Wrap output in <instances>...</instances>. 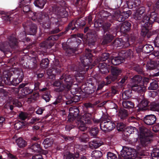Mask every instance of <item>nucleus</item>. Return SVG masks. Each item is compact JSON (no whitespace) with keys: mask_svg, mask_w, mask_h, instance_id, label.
I'll return each mask as SVG.
<instances>
[{"mask_svg":"<svg viewBox=\"0 0 159 159\" xmlns=\"http://www.w3.org/2000/svg\"><path fill=\"white\" fill-rule=\"evenodd\" d=\"M79 139L80 142L86 143L89 141V138L88 135L85 133H83L80 135Z\"/></svg>","mask_w":159,"mask_h":159,"instance_id":"57","label":"nucleus"},{"mask_svg":"<svg viewBox=\"0 0 159 159\" xmlns=\"http://www.w3.org/2000/svg\"><path fill=\"white\" fill-rule=\"evenodd\" d=\"M48 19L44 22V27L46 29H48L50 28L51 24H55L58 25L59 23L58 20L56 18L53 17L51 16L48 15Z\"/></svg>","mask_w":159,"mask_h":159,"instance_id":"19","label":"nucleus"},{"mask_svg":"<svg viewBox=\"0 0 159 159\" xmlns=\"http://www.w3.org/2000/svg\"><path fill=\"white\" fill-rule=\"evenodd\" d=\"M116 128L118 131H123L125 129L126 125L125 124L122 122H118L117 123Z\"/></svg>","mask_w":159,"mask_h":159,"instance_id":"59","label":"nucleus"},{"mask_svg":"<svg viewBox=\"0 0 159 159\" xmlns=\"http://www.w3.org/2000/svg\"><path fill=\"white\" fill-rule=\"evenodd\" d=\"M112 34V33H108V32L104 35L102 42V43L103 44H107L110 43L113 40L114 36Z\"/></svg>","mask_w":159,"mask_h":159,"instance_id":"33","label":"nucleus"},{"mask_svg":"<svg viewBox=\"0 0 159 159\" xmlns=\"http://www.w3.org/2000/svg\"><path fill=\"white\" fill-rule=\"evenodd\" d=\"M132 89H127L122 94V98L125 99H127L131 97L132 95Z\"/></svg>","mask_w":159,"mask_h":159,"instance_id":"47","label":"nucleus"},{"mask_svg":"<svg viewBox=\"0 0 159 159\" xmlns=\"http://www.w3.org/2000/svg\"><path fill=\"white\" fill-rule=\"evenodd\" d=\"M121 157L119 156L118 159H133L135 157V152L134 149L125 147L121 152Z\"/></svg>","mask_w":159,"mask_h":159,"instance_id":"10","label":"nucleus"},{"mask_svg":"<svg viewBox=\"0 0 159 159\" xmlns=\"http://www.w3.org/2000/svg\"><path fill=\"white\" fill-rule=\"evenodd\" d=\"M149 101L145 98H143L139 104L138 110L139 111H144L148 110Z\"/></svg>","mask_w":159,"mask_h":159,"instance_id":"30","label":"nucleus"},{"mask_svg":"<svg viewBox=\"0 0 159 159\" xmlns=\"http://www.w3.org/2000/svg\"><path fill=\"white\" fill-rule=\"evenodd\" d=\"M148 110L159 112V102H152L149 104Z\"/></svg>","mask_w":159,"mask_h":159,"instance_id":"37","label":"nucleus"},{"mask_svg":"<svg viewBox=\"0 0 159 159\" xmlns=\"http://www.w3.org/2000/svg\"><path fill=\"white\" fill-rule=\"evenodd\" d=\"M46 2V0H34L33 3L36 7L42 9L43 8Z\"/></svg>","mask_w":159,"mask_h":159,"instance_id":"40","label":"nucleus"},{"mask_svg":"<svg viewBox=\"0 0 159 159\" xmlns=\"http://www.w3.org/2000/svg\"><path fill=\"white\" fill-rule=\"evenodd\" d=\"M86 23L84 20H81L80 19L76 20H75L69 23L67 27L65 29V30L61 32L60 34H66L69 32L70 30L74 31V32L77 31L79 28L84 27Z\"/></svg>","mask_w":159,"mask_h":159,"instance_id":"7","label":"nucleus"},{"mask_svg":"<svg viewBox=\"0 0 159 159\" xmlns=\"http://www.w3.org/2000/svg\"><path fill=\"white\" fill-rule=\"evenodd\" d=\"M23 25L25 30L28 28H29V33L30 35H34L36 33L37 28L35 24L32 23L31 22L27 21L23 23Z\"/></svg>","mask_w":159,"mask_h":159,"instance_id":"15","label":"nucleus"},{"mask_svg":"<svg viewBox=\"0 0 159 159\" xmlns=\"http://www.w3.org/2000/svg\"><path fill=\"white\" fill-rule=\"evenodd\" d=\"M0 50L4 53L9 51V49L5 45L4 42L0 43Z\"/></svg>","mask_w":159,"mask_h":159,"instance_id":"63","label":"nucleus"},{"mask_svg":"<svg viewBox=\"0 0 159 159\" xmlns=\"http://www.w3.org/2000/svg\"><path fill=\"white\" fill-rule=\"evenodd\" d=\"M92 50L87 48L85 53L80 56L81 63L77 67L72 65V70L77 72L78 74L75 78H73L70 75L63 74L59 80H55L52 83V86L54 87V91L60 93L70 92L73 84L75 81L79 83L82 81L84 79V75L89 69V66L93 65V56L92 54Z\"/></svg>","mask_w":159,"mask_h":159,"instance_id":"1","label":"nucleus"},{"mask_svg":"<svg viewBox=\"0 0 159 159\" xmlns=\"http://www.w3.org/2000/svg\"><path fill=\"white\" fill-rule=\"evenodd\" d=\"M114 84H115V86H112L111 88V96H113L115 94H117L118 92V89H120V88H122L123 86H122L121 87H119L118 86V85L116 84V82H114Z\"/></svg>","mask_w":159,"mask_h":159,"instance_id":"55","label":"nucleus"},{"mask_svg":"<svg viewBox=\"0 0 159 159\" xmlns=\"http://www.w3.org/2000/svg\"><path fill=\"white\" fill-rule=\"evenodd\" d=\"M136 130V128L132 126H128L127 127L123 132V138L124 140L125 141L128 140V138L131 134L134 133L135 131Z\"/></svg>","mask_w":159,"mask_h":159,"instance_id":"25","label":"nucleus"},{"mask_svg":"<svg viewBox=\"0 0 159 159\" xmlns=\"http://www.w3.org/2000/svg\"><path fill=\"white\" fill-rule=\"evenodd\" d=\"M49 60L48 58L43 59L40 63L41 67L43 69L48 68L49 66Z\"/></svg>","mask_w":159,"mask_h":159,"instance_id":"46","label":"nucleus"},{"mask_svg":"<svg viewBox=\"0 0 159 159\" xmlns=\"http://www.w3.org/2000/svg\"><path fill=\"white\" fill-rule=\"evenodd\" d=\"M115 19L119 22H122L125 20V19L121 12L115 13L114 16Z\"/></svg>","mask_w":159,"mask_h":159,"instance_id":"52","label":"nucleus"},{"mask_svg":"<svg viewBox=\"0 0 159 159\" xmlns=\"http://www.w3.org/2000/svg\"><path fill=\"white\" fill-rule=\"evenodd\" d=\"M59 7L57 6L54 5L52 7V11L56 14H57L61 18H67L68 16V12L67 10L66 7Z\"/></svg>","mask_w":159,"mask_h":159,"instance_id":"12","label":"nucleus"},{"mask_svg":"<svg viewBox=\"0 0 159 159\" xmlns=\"http://www.w3.org/2000/svg\"><path fill=\"white\" fill-rule=\"evenodd\" d=\"M30 2V0H23L20 4V7L22 8L23 12L25 14H28V16L31 17L30 15H34V12L31 10L30 6L28 4H25Z\"/></svg>","mask_w":159,"mask_h":159,"instance_id":"13","label":"nucleus"},{"mask_svg":"<svg viewBox=\"0 0 159 159\" xmlns=\"http://www.w3.org/2000/svg\"><path fill=\"white\" fill-rule=\"evenodd\" d=\"M116 47H121L126 48L130 46V44L128 41H124L122 39L120 38L116 39L113 42V44Z\"/></svg>","mask_w":159,"mask_h":159,"instance_id":"20","label":"nucleus"},{"mask_svg":"<svg viewBox=\"0 0 159 159\" xmlns=\"http://www.w3.org/2000/svg\"><path fill=\"white\" fill-rule=\"evenodd\" d=\"M89 78V80L86 81L85 83L81 85L80 89L85 94L86 97H90V95L93 93L95 91V88L93 83Z\"/></svg>","mask_w":159,"mask_h":159,"instance_id":"8","label":"nucleus"},{"mask_svg":"<svg viewBox=\"0 0 159 159\" xmlns=\"http://www.w3.org/2000/svg\"><path fill=\"white\" fill-rule=\"evenodd\" d=\"M96 30V31H91L90 33L87 35L88 38H89L90 39L89 42V46L94 45L98 37L99 34L98 31L99 29L97 28Z\"/></svg>","mask_w":159,"mask_h":159,"instance_id":"18","label":"nucleus"},{"mask_svg":"<svg viewBox=\"0 0 159 159\" xmlns=\"http://www.w3.org/2000/svg\"><path fill=\"white\" fill-rule=\"evenodd\" d=\"M57 36L55 35H51L49 36L45 41V42L42 43L41 44V47L51 48L54 45V41L57 39Z\"/></svg>","mask_w":159,"mask_h":159,"instance_id":"23","label":"nucleus"},{"mask_svg":"<svg viewBox=\"0 0 159 159\" xmlns=\"http://www.w3.org/2000/svg\"><path fill=\"white\" fill-rule=\"evenodd\" d=\"M73 4L79 8H85L87 5L86 2L84 0H73Z\"/></svg>","mask_w":159,"mask_h":159,"instance_id":"34","label":"nucleus"},{"mask_svg":"<svg viewBox=\"0 0 159 159\" xmlns=\"http://www.w3.org/2000/svg\"><path fill=\"white\" fill-rule=\"evenodd\" d=\"M103 143L99 138H97L90 141L89 143V146L91 148L96 149L101 146Z\"/></svg>","mask_w":159,"mask_h":159,"instance_id":"26","label":"nucleus"},{"mask_svg":"<svg viewBox=\"0 0 159 159\" xmlns=\"http://www.w3.org/2000/svg\"><path fill=\"white\" fill-rule=\"evenodd\" d=\"M101 19H105L106 20H110L112 18V16L111 13L108 11L104 10L102 11L100 13Z\"/></svg>","mask_w":159,"mask_h":159,"instance_id":"39","label":"nucleus"},{"mask_svg":"<svg viewBox=\"0 0 159 159\" xmlns=\"http://www.w3.org/2000/svg\"><path fill=\"white\" fill-rule=\"evenodd\" d=\"M110 54L108 53H104L102 54L99 58V60L101 61H105L107 64L110 62V59H109Z\"/></svg>","mask_w":159,"mask_h":159,"instance_id":"41","label":"nucleus"},{"mask_svg":"<svg viewBox=\"0 0 159 159\" xmlns=\"http://www.w3.org/2000/svg\"><path fill=\"white\" fill-rule=\"evenodd\" d=\"M69 93H64V95L63 96L59 95L56 98L55 101L52 104L55 105H57L58 103L61 102L63 101H64V98L66 99H67V97H68V96H67V94H68Z\"/></svg>","mask_w":159,"mask_h":159,"instance_id":"43","label":"nucleus"},{"mask_svg":"<svg viewBox=\"0 0 159 159\" xmlns=\"http://www.w3.org/2000/svg\"><path fill=\"white\" fill-rule=\"evenodd\" d=\"M122 105L124 108L129 109H132L134 107V103L128 101H123L122 102Z\"/></svg>","mask_w":159,"mask_h":159,"instance_id":"42","label":"nucleus"},{"mask_svg":"<svg viewBox=\"0 0 159 159\" xmlns=\"http://www.w3.org/2000/svg\"><path fill=\"white\" fill-rule=\"evenodd\" d=\"M78 127L81 131H84L87 129V127L86 126V123L80 120L78 121Z\"/></svg>","mask_w":159,"mask_h":159,"instance_id":"51","label":"nucleus"},{"mask_svg":"<svg viewBox=\"0 0 159 159\" xmlns=\"http://www.w3.org/2000/svg\"><path fill=\"white\" fill-rule=\"evenodd\" d=\"M92 155L93 157L99 159L102 156V153L100 151L95 150L93 152Z\"/></svg>","mask_w":159,"mask_h":159,"instance_id":"58","label":"nucleus"},{"mask_svg":"<svg viewBox=\"0 0 159 159\" xmlns=\"http://www.w3.org/2000/svg\"><path fill=\"white\" fill-rule=\"evenodd\" d=\"M128 8L136 9L141 3L140 0H129L126 2Z\"/></svg>","mask_w":159,"mask_h":159,"instance_id":"28","label":"nucleus"},{"mask_svg":"<svg viewBox=\"0 0 159 159\" xmlns=\"http://www.w3.org/2000/svg\"><path fill=\"white\" fill-rule=\"evenodd\" d=\"M156 120V116L153 114L146 115L143 118L144 123L149 125H152L154 124Z\"/></svg>","mask_w":159,"mask_h":159,"instance_id":"22","label":"nucleus"},{"mask_svg":"<svg viewBox=\"0 0 159 159\" xmlns=\"http://www.w3.org/2000/svg\"><path fill=\"white\" fill-rule=\"evenodd\" d=\"M111 118L108 115H103L101 118V121L100 124V127L102 125H103V124L107 123L108 122L111 121Z\"/></svg>","mask_w":159,"mask_h":159,"instance_id":"44","label":"nucleus"},{"mask_svg":"<svg viewBox=\"0 0 159 159\" xmlns=\"http://www.w3.org/2000/svg\"><path fill=\"white\" fill-rule=\"evenodd\" d=\"M16 142L20 148L25 147L27 144V142L22 138H19L16 141Z\"/></svg>","mask_w":159,"mask_h":159,"instance_id":"45","label":"nucleus"},{"mask_svg":"<svg viewBox=\"0 0 159 159\" xmlns=\"http://www.w3.org/2000/svg\"><path fill=\"white\" fill-rule=\"evenodd\" d=\"M131 23L126 21L123 22L120 27V31L123 33H125L129 31L131 29Z\"/></svg>","mask_w":159,"mask_h":159,"instance_id":"29","label":"nucleus"},{"mask_svg":"<svg viewBox=\"0 0 159 159\" xmlns=\"http://www.w3.org/2000/svg\"><path fill=\"white\" fill-rule=\"evenodd\" d=\"M41 143L40 141L34 143L30 146V148L33 152H39L40 154L46 155L48 153L47 152L42 149L41 146Z\"/></svg>","mask_w":159,"mask_h":159,"instance_id":"17","label":"nucleus"},{"mask_svg":"<svg viewBox=\"0 0 159 159\" xmlns=\"http://www.w3.org/2000/svg\"><path fill=\"white\" fill-rule=\"evenodd\" d=\"M69 111L70 114L74 115L75 116H79L80 115L79 109L75 106L70 108Z\"/></svg>","mask_w":159,"mask_h":159,"instance_id":"49","label":"nucleus"},{"mask_svg":"<svg viewBox=\"0 0 159 159\" xmlns=\"http://www.w3.org/2000/svg\"><path fill=\"white\" fill-rule=\"evenodd\" d=\"M2 18L6 21H10L11 23H13L15 25H17L18 24L20 23V20L19 19L18 15L17 14L3 16Z\"/></svg>","mask_w":159,"mask_h":159,"instance_id":"16","label":"nucleus"},{"mask_svg":"<svg viewBox=\"0 0 159 159\" xmlns=\"http://www.w3.org/2000/svg\"><path fill=\"white\" fill-rule=\"evenodd\" d=\"M107 63L103 62L100 63L98 66L99 68L101 73L103 74H107L110 71L111 66H109V64L107 65Z\"/></svg>","mask_w":159,"mask_h":159,"instance_id":"24","label":"nucleus"},{"mask_svg":"<svg viewBox=\"0 0 159 159\" xmlns=\"http://www.w3.org/2000/svg\"><path fill=\"white\" fill-rule=\"evenodd\" d=\"M93 18L92 16L90 15L86 17V21L88 23L89 26L91 27H95L98 28V25H96V23L98 22V21L100 19H98L96 20L93 23L92 22Z\"/></svg>","mask_w":159,"mask_h":159,"instance_id":"38","label":"nucleus"},{"mask_svg":"<svg viewBox=\"0 0 159 159\" xmlns=\"http://www.w3.org/2000/svg\"><path fill=\"white\" fill-rule=\"evenodd\" d=\"M140 134V143L143 147L148 146L153 140V135L152 132L144 126L139 127Z\"/></svg>","mask_w":159,"mask_h":159,"instance_id":"5","label":"nucleus"},{"mask_svg":"<svg viewBox=\"0 0 159 159\" xmlns=\"http://www.w3.org/2000/svg\"><path fill=\"white\" fill-rule=\"evenodd\" d=\"M92 114L91 113H86L81 117L80 120L87 124H92Z\"/></svg>","mask_w":159,"mask_h":159,"instance_id":"31","label":"nucleus"},{"mask_svg":"<svg viewBox=\"0 0 159 159\" xmlns=\"http://www.w3.org/2000/svg\"><path fill=\"white\" fill-rule=\"evenodd\" d=\"M53 141L51 138H47L45 139L43 142L45 149L51 146L53 144Z\"/></svg>","mask_w":159,"mask_h":159,"instance_id":"50","label":"nucleus"},{"mask_svg":"<svg viewBox=\"0 0 159 159\" xmlns=\"http://www.w3.org/2000/svg\"><path fill=\"white\" fill-rule=\"evenodd\" d=\"M115 22L113 19L106 21L100 19L98 22L96 23V25H98V27H102L104 33L107 32L112 33L116 36L117 26L115 24Z\"/></svg>","mask_w":159,"mask_h":159,"instance_id":"4","label":"nucleus"},{"mask_svg":"<svg viewBox=\"0 0 159 159\" xmlns=\"http://www.w3.org/2000/svg\"><path fill=\"white\" fill-rule=\"evenodd\" d=\"M99 132L98 129L97 127H92L90 129L89 133L91 136L96 137Z\"/></svg>","mask_w":159,"mask_h":159,"instance_id":"54","label":"nucleus"},{"mask_svg":"<svg viewBox=\"0 0 159 159\" xmlns=\"http://www.w3.org/2000/svg\"><path fill=\"white\" fill-rule=\"evenodd\" d=\"M116 127V125L113 121H110L107 123L103 124L100 127L101 129L105 132H110L113 130Z\"/></svg>","mask_w":159,"mask_h":159,"instance_id":"21","label":"nucleus"},{"mask_svg":"<svg viewBox=\"0 0 159 159\" xmlns=\"http://www.w3.org/2000/svg\"><path fill=\"white\" fill-rule=\"evenodd\" d=\"M51 97L50 91H48L46 93H43L42 95V98L46 102H48Z\"/></svg>","mask_w":159,"mask_h":159,"instance_id":"61","label":"nucleus"},{"mask_svg":"<svg viewBox=\"0 0 159 159\" xmlns=\"http://www.w3.org/2000/svg\"><path fill=\"white\" fill-rule=\"evenodd\" d=\"M147 66L148 69L150 70L157 69V61H151L147 64Z\"/></svg>","mask_w":159,"mask_h":159,"instance_id":"56","label":"nucleus"},{"mask_svg":"<svg viewBox=\"0 0 159 159\" xmlns=\"http://www.w3.org/2000/svg\"><path fill=\"white\" fill-rule=\"evenodd\" d=\"M32 85L29 83H22L19 85L22 94L24 96L31 94L34 91Z\"/></svg>","mask_w":159,"mask_h":159,"instance_id":"11","label":"nucleus"},{"mask_svg":"<svg viewBox=\"0 0 159 159\" xmlns=\"http://www.w3.org/2000/svg\"><path fill=\"white\" fill-rule=\"evenodd\" d=\"M133 69L139 74H143L142 67L139 65H136L133 67Z\"/></svg>","mask_w":159,"mask_h":159,"instance_id":"64","label":"nucleus"},{"mask_svg":"<svg viewBox=\"0 0 159 159\" xmlns=\"http://www.w3.org/2000/svg\"><path fill=\"white\" fill-rule=\"evenodd\" d=\"M152 159H159V149L154 148L151 153Z\"/></svg>","mask_w":159,"mask_h":159,"instance_id":"53","label":"nucleus"},{"mask_svg":"<svg viewBox=\"0 0 159 159\" xmlns=\"http://www.w3.org/2000/svg\"><path fill=\"white\" fill-rule=\"evenodd\" d=\"M16 74L17 76L14 78L11 81V75L10 73L5 74L3 79L0 76V86H3L4 83L8 85L16 86L19 84L22 81L24 75L21 71H17Z\"/></svg>","mask_w":159,"mask_h":159,"instance_id":"3","label":"nucleus"},{"mask_svg":"<svg viewBox=\"0 0 159 159\" xmlns=\"http://www.w3.org/2000/svg\"><path fill=\"white\" fill-rule=\"evenodd\" d=\"M158 87L157 82L155 81L150 83V86L148 87L149 90H156Z\"/></svg>","mask_w":159,"mask_h":159,"instance_id":"62","label":"nucleus"},{"mask_svg":"<svg viewBox=\"0 0 159 159\" xmlns=\"http://www.w3.org/2000/svg\"><path fill=\"white\" fill-rule=\"evenodd\" d=\"M56 26H57V27L50 31V33L51 34H54L57 33L62 29V27L60 25V24L58 25H56Z\"/></svg>","mask_w":159,"mask_h":159,"instance_id":"60","label":"nucleus"},{"mask_svg":"<svg viewBox=\"0 0 159 159\" xmlns=\"http://www.w3.org/2000/svg\"><path fill=\"white\" fill-rule=\"evenodd\" d=\"M118 115L120 119L123 120L128 117V111L127 110L123 108H121L118 112Z\"/></svg>","mask_w":159,"mask_h":159,"instance_id":"36","label":"nucleus"},{"mask_svg":"<svg viewBox=\"0 0 159 159\" xmlns=\"http://www.w3.org/2000/svg\"><path fill=\"white\" fill-rule=\"evenodd\" d=\"M110 71L111 74L106 77L107 84L112 82H116V84H118L119 87H121L126 84L128 77L127 75H123L120 77L122 72L121 69L111 66Z\"/></svg>","mask_w":159,"mask_h":159,"instance_id":"2","label":"nucleus"},{"mask_svg":"<svg viewBox=\"0 0 159 159\" xmlns=\"http://www.w3.org/2000/svg\"><path fill=\"white\" fill-rule=\"evenodd\" d=\"M61 71L62 69L60 62L56 60L52 67L48 70L47 74L49 79L53 80L55 79L56 75L60 74Z\"/></svg>","mask_w":159,"mask_h":159,"instance_id":"9","label":"nucleus"},{"mask_svg":"<svg viewBox=\"0 0 159 159\" xmlns=\"http://www.w3.org/2000/svg\"><path fill=\"white\" fill-rule=\"evenodd\" d=\"M125 60L124 58L121 56L113 57L110 59L111 63L114 65H118L123 62Z\"/></svg>","mask_w":159,"mask_h":159,"instance_id":"32","label":"nucleus"},{"mask_svg":"<svg viewBox=\"0 0 159 159\" xmlns=\"http://www.w3.org/2000/svg\"><path fill=\"white\" fill-rule=\"evenodd\" d=\"M142 78L139 75H136L132 79V82L130 84L131 89L135 92L140 94H143L145 89L143 85Z\"/></svg>","mask_w":159,"mask_h":159,"instance_id":"6","label":"nucleus"},{"mask_svg":"<svg viewBox=\"0 0 159 159\" xmlns=\"http://www.w3.org/2000/svg\"><path fill=\"white\" fill-rule=\"evenodd\" d=\"M8 43L11 48H15L17 45V39L13 35L10 36L8 37Z\"/></svg>","mask_w":159,"mask_h":159,"instance_id":"35","label":"nucleus"},{"mask_svg":"<svg viewBox=\"0 0 159 159\" xmlns=\"http://www.w3.org/2000/svg\"><path fill=\"white\" fill-rule=\"evenodd\" d=\"M62 47L66 54L69 56L71 55H73L76 51L75 49L71 47L66 43H62Z\"/></svg>","mask_w":159,"mask_h":159,"instance_id":"27","label":"nucleus"},{"mask_svg":"<svg viewBox=\"0 0 159 159\" xmlns=\"http://www.w3.org/2000/svg\"><path fill=\"white\" fill-rule=\"evenodd\" d=\"M153 50V46L150 44H146L145 45L143 44V52L145 53H149Z\"/></svg>","mask_w":159,"mask_h":159,"instance_id":"48","label":"nucleus"},{"mask_svg":"<svg viewBox=\"0 0 159 159\" xmlns=\"http://www.w3.org/2000/svg\"><path fill=\"white\" fill-rule=\"evenodd\" d=\"M34 15H32V16L30 15L32 19L33 20H35L36 19L39 21H40V20H42V21L43 23V25L44 22L46 21V20H48L49 18L48 15L44 12H34Z\"/></svg>","mask_w":159,"mask_h":159,"instance_id":"14","label":"nucleus"}]
</instances>
